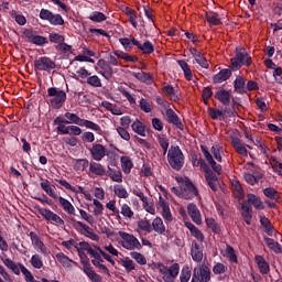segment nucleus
Returning a JSON list of instances; mask_svg holds the SVG:
<instances>
[{"instance_id":"nucleus-1","label":"nucleus","mask_w":282,"mask_h":282,"mask_svg":"<svg viewBox=\"0 0 282 282\" xmlns=\"http://www.w3.org/2000/svg\"><path fill=\"white\" fill-rule=\"evenodd\" d=\"M184 152L178 145H171L167 151V162L174 171H182L184 169Z\"/></svg>"},{"instance_id":"nucleus-2","label":"nucleus","mask_w":282,"mask_h":282,"mask_svg":"<svg viewBox=\"0 0 282 282\" xmlns=\"http://www.w3.org/2000/svg\"><path fill=\"white\" fill-rule=\"evenodd\" d=\"M47 96L48 98H51L50 104L53 109H61L67 100V93L56 87L48 88Z\"/></svg>"},{"instance_id":"nucleus-3","label":"nucleus","mask_w":282,"mask_h":282,"mask_svg":"<svg viewBox=\"0 0 282 282\" xmlns=\"http://www.w3.org/2000/svg\"><path fill=\"white\" fill-rule=\"evenodd\" d=\"M250 67L252 65V57L248 55L246 48H236V55L231 58V66L234 69H241V67Z\"/></svg>"},{"instance_id":"nucleus-4","label":"nucleus","mask_w":282,"mask_h":282,"mask_svg":"<svg viewBox=\"0 0 282 282\" xmlns=\"http://www.w3.org/2000/svg\"><path fill=\"white\" fill-rule=\"evenodd\" d=\"M70 223L73 228L77 230L79 235L88 237V239H91L93 241H98V239H100V237L96 232H94V229L87 224L80 220H76L75 218H70Z\"/></svg>"},{"instance_id":"nucleus-5","label":"nucleus","mask_w":282,"mask_h":282,"mask_svg":"<svg viewBox=\"0 0 282 282\" xmlns=\"http://www.w3.org/2000/svg\"><path fill=\"white\" fill-rule=\"evenodd\" d=\"M118 235L121 237V246L126 250H142V243H140V240L135 236L127 231H119Z\"/></svg>"},{"instance_id":"nucleus-6","label":"nucleus","mask_w":282,"mask_h":282,"mask_svg":"<svg viewBox=\"0 0 282 282\" xmlns=\"http://www.w3.org/2000/svg\"><path fill=\"white\" fill-rule=\"evenodd\" d=\"M23 35L29 43H32V45H37V47H43V45H47L50 43V40L47 37L43 35H37L36 31L32 29H25L23 31Z\"/></svg>"},{"instance_id":"nucleus-7","label":"nucleus","mask_w":282,"mask_h":282,"mask_svg":"<svg viewBox=\"0 0 282 282\" xmlns=\"http://www.w3.org/2000/svg\"><path fill=\"white\" fill-rule=\"evenodd\" d=\"M192 280L195 282H210V268L206 264L195 267L193 270Z\"/></svg>"},{"instance_id":"nucleus-8","label":"nucleus","mask_w":282,"mask_h":282,"mask_svg":"<svg viewBox=\"0 0 282 282\" xmlns=\"http://www.w3.org/2000/svg\"><path fill=\"white\" fill-rule=\"evenodd\" d=\"M181 186L183 189L182 199H194V197L199 196L197 187L195 186V184H193V181H191L189 178L185 180Z\"/></svg>"},{"instance_id":"nucleus-9","label":"nucleus","mask_w":282,"mask_h":282,"mask_svg":"<svg viewBox=\"0 0 282 282\" xmlns=\"http://www.w3.org/2000/svg\"><path fill=\"white\" fill-rule=\"evenodd\" d=\"M34 68L39 72H50L51 69H56V63L47 56L39 57L34 61Z\"/></svg>"},{"instance_id":"nucleus-10","label":"nucleus","mask_w":282,"mask_h":282,"mask_svg":"<svg viewBox=\"0 0 282 282\" xmlns=\"http://www.w3.org/2000/svg\"><path fill=\"white\" fill-rule=\"evenodd\" d=\"M37 213H39V215L44 217V219H46V221H53L54 224H56V226H65V220H63V218H61V216H58V214H55L54 212H52V209L40 207L37 209Z\"/></svg>"},{"instance_id":"nucleus-11","label":"nucleus","mask_w":282,"mask_h":282,"mask_svg":"<svg viewBox=\"0 0 282 282\" xmlns=\"http://www.w3.org/2000/svg\"><path fill=\"white\" fill-rule=\"evenodd\" d=\"M89 153L95 162H101V160L109 154V150L100 143H94L89 149Z\"/></svg>"},{"instance_id":"nucleus-12","label":"nucleus","mask_w":282,"mask_h":282,"mask_svg":"<svg viewBox=\"0 0 282 282\" xmlns=\"http://www.w3.org/2000/svg\"><path fill=\"white\" fill-rule=\"evenodd\" d=\"M191 257L196 263H202V261H204V245L202 242L195 240L192 241Z\"/></svg>"},{"instance_id":"nucleus-13","label":"nucleus","mask_w":282,"mask_h":282,"mask_svg":"<svg viewBox=\"0 0 282 282\" xmlns=\"http://www.w3.org/2000/svg\"><path fill=\"white\" fill-rule=\"evenodd\" d=\"M166 120L170 124H174L176 129H180V131H184V123H182V120H180V117L175 111L171 108H167L165 111Z\"/></svg>"},{"instance_id":"nucleus-14","label":"nucleus","mask_w":282,"mask_h":282,"mask_svg":"<svg viewBox=\"0 0 282 282\" xmlns=\"http://www.w3.org/2000/svg\"><path fill=\"white\" fill-rule=\"evenodd\" d=\"M132 44L142 52V54H153L155 52V46L151 41H145L143 44L140 43L135 37H132Z\"/></svg>"},{"instance_id":"nucleus-15","label":"nucleus","mask_w":282,"mask_h":282,"mask_svg":"<svg viewBox=\"0 0 282 282\" xmlns=\"http://www.w3.org/2000/svg\"><path fill=\"white\" fill-rule=\"evenodd\" d=\"M205 180H206L209 188H212V191L214 193H217V191L219 189V186L217 185L219 182V177H217V174H215V172H213V170L206 169Z\"/></svg>"},{"instance_id":"nucleus-16","label":"nucleus","mask_w":282,"mask_h":282,"mask_svg":"<svg viewBox=\"0 0 282 282\" xmlns=\"http://www.w3.org/2000/svg\"><path fill=\"white\" fill-rule=\"evenodd\" d=\"M247 206H253L256 210H265V206L263 205V200L261 197L254 194H248L247 199L243 202Z\"/></svg>"},{"instance_id":"nucleus-17","label":"nucleus","mask_w":282,"mask_h":282,"mask_svg":"<svg viewBox=\"0 0 282 282\" xmlns=\"http://www.w3.org/2000/svg\"><path fill=\"white\" fill-rule=\"evenodd\" d=\"M100 70H98V74L104 76L106 80H109L113 77V68L107 63L105 59H99L97 63Z\"/></svg>"},{"instance_id":"nucleus-18","label":"nucleus","mask_w":282,"mask_h":282,"mask_svg":"<svg viewBox=\"0 0 282 282\" xmlns=\"http://www.w3.org/2000/svg\"><path fill=\"white\" fill-rule=\"evenodd\" d=\"M187 213H188L192 221H194V224H197V226H199V224H202V213L199 212V208L197 207V205H195L193 203L188 204Z\"/></svg>"},{"instance_id":"nucleus-19","label":"nucleus","mask_w":282,"mask_h":282,"mask_svg":"<svg viewBox=\"0 0 282 282\" xmlns=\"http://www.w3.org/2000/svg\"><path fill=\"white\" fill-rule=\"evenodd\" d=\"M214 98H216V100H219V102L224 105V107H230V98H232V95H230L229 90L219 89L216 91Z\"/></svg>"},{"instance_id":"nucleus-20","label":"nucleus","mask_w":282,"mask_h":282,"mask_svg":"<svg viewBox=\"0 0 282 282\" xmlns=\"http://www.w3.org/2000/svg\"><path fill=\"white\" fill-rule=\"evenodd\" d=\"M230 76H232V70L230 68H224L213 76V83L214 85L226 83V80L230 79Z\"/></svg>"},{"instance_id":"nucleus-21","label":"nucleus","mask_w":282,"mask_h":282,"mask_svg":"<svg viewBox=\"0 0 282 282\" xmlns=\"http://www.w3.org/2000/svg\"><path fill=\"white\" fill-rule=\"evenodd\" d=\"M230 141L236 153H238L239 155H243L245 158H248V149H246V147L241 142V139H239L238 137H231Z\"/></svg>"},{"instance_id":"nucleus-22","label":"nucleus","mask_w":282,"mask_h":282,"mask_svg":"<svg viewBox=\"0 0 282 282\" xmlns=\"http://www.w3.org/2000/svg\"><path fill=\"white\" fill-rule=\"evenodd\" d=\"M180 274V264L173 263L167 269V275L163 276V281L165 282H175V279H177V275Z\"/></svg>"},{"instance_id":"nucleus-23","label":"nucleus","mask_w":282,"mask_h":282,"mask_svg":"<svg viewBox=\"0 0 282 282\" xmlns=\"http://www.w3.org/2000/svg\"><path fill=\"white\" fill-rule=\"evenodd\" d=\"M241 210V217L243 221L247 224V226H250L252 224V206L242 203Z\"/></svg>"},{"instance_id":"nucleus-24","label":"nucleus","mask_w":282,"mask_h":282,"mask_svg":"<svg viewBox=\"0 0 282 282\" xmlns=\"http://www.w3.org/2000/svg\"><path fill=\"white\" fill-rule=\"evenodd\" d=\"M89 172L93 173V175H97L98 177L107 175V170H105V166L97 162L89 163Z\"/></svg>"},{"instance_id":"nucleus-25","label":"nucleus","mask_w":282,"mask_h":282,"mask_svg":"<svg viewBox=\"0 0 282 282\" xmlns=\"http://www.w3.org/2000/svg\"><path fill=\"white\" fill-rule=\"evenodd\" d=\"M40 186L42 188V191H44V193H46V195H48V197H52V199H56L58 198V194H56V186L54 185H50V181H45V182H42L40 183Z\"/></svg>"},{"instance_id":"nucleus-26","label":"nucleus","mask_w":282,"mask_h":282,"mask_svg":"<svg viewBox=\"0 0 282 282\" xmlns=\"http://www.w3.org/2000/svg\"><path fill=\"white\" fill-rule=\"evenodd\" d=\"M29 237L31 238L32 245L35 246V248H39L42 254H45V252H47V248L45 247V243L41 241V238L39 237V235H36V232L31 231L29 234Z\"/></svg>"},{"instance_id":"nucleus-27","label":"nucleus","mask_w":282,"mask_h":282,"mask_svg":"<svg viewBox=\"0 0 282 282\" xmlns=\"http://www.w3.org/2000/svg\"><path fill=\"white\" fill-rule=\"evenodd\" d=\"M55 182H57V184H59L61 186L66 188V191H70L72 193H82V194L85 193V187L77 186V188H76V187L72 186V184H69V182H67L66 180L55 178Z\"/></svg>"},{"instance_id":"nucleus-28","label":"nucleus","mask_w":282,"mask_h":282,"mask_svg":"<svg viewBox=\"0 0 282 282\" xmlns=\"http://www.w3.org/2000/svg\"><path fill=\"white\" fill-rule=\"evenodd\" d=\"M254 259L261 274H270V264L265 261V258L263 256H256Z\"/></svg>"},{"instance_id":"nucleus-29","label":"nucleus","mask_w":282,"mask_h":282,"mask_svg":"<svg viewBox=\"0 0 282 282\" xmlns=\"http://www.w3.org/2000/svg\"><path fill=\"white\" fill-rule=\"evenodd\" d=\"M84 265V272L85 274L90 278L91 281L95 282H101L102 278L100 276V274L96 273V271H94V268H91V264L88 262Z\"/></svg>"},{"instance_id":"nucleus-30","label":"nucleus","mask_w":282,"mask_h":282,"mask_svg":"<svg viewBox=\"0 0 282 282\" xmlns=\"http://www.w3.org/2000/svg\"><path fill=\"white\" fill-rule=\"evenodd\" d=\"M56 199H58V203L62 206L63 210H65V213H67L68 215H76V208H74V205H72L69 200H67L63 196H59Z\"/></svg>"},{"instance_id":"nucleus-31","label":"nucleus","mask_w":282,"mask_h":282,"mask_svg":"<svg viewBox=\"0 0 282 282\" xmlns=\"http://www.w3.org/2000/svg\"><path fill=\"white\" fill-rule=\"evenodd\" d=\"M132 76L137 78V80H140V83H144L145 85H153V76H151V73L139 72L133 73Z\"/></svg>"},{"instance_id":"nucleus-32","label":"nucleus","mask_w":282,"mask_h":282,"mask_svg":"<svg viewBox=\"0 0 282 282\" xmlns=\"http://www.w3.org/2000/svg\"><path fill=\"white\" fill-rule=\"evenodd\" d=\"M132 131H134V133H138V135H141V138H147V126H144V123H142L140 120H135L132 124H131Z\"/></svg>"},{"instance_id":"nucleus-33","label":"nucleus","mask_w":282,"mask_h":282,"mask_svg":"<svg viewBox=\"0 0 282 282\" xmlns=\"http://www.w3.org/2000/svg\"><path fill=\"white\" fill-rule=\"evenodd\" d=\"M55 50L56 52H58L59 54H63L64 56H69L70 54H74V47L65 43V41L59 45H55Z\"/></svg>"},{"instance_id":"nucleus-34","label":"nucleus","mask_w":282,"mask_h":282,"mask_svg":"<svg viewBox=\"0 0 282 282\" xmlns=\"http://www.w3.org/2000/svg\"><path fill=\"white\" fill-rule=\"evenodd\" d=\"M205 19L209 25H221V18L217 12H207Z\"/></svg>"},{"instance_id":"nucleus-35","label":"nucleus","mask_w":282,"mask_h":282,"mask_svg":"<svg viewBox=\"0 0 282 282\" xmlns=\"http://www.w3.org/2000/svg\"><path fill=\"white\" fill-rule=\"evenodd\" d=\"M162 91L165 96H170V99L172 102H177L180 100V96H177V93L175 91V88L171 85H165L162 88Z\"/></svg>"},{"instance_id":"nucleus-36","label":"nucleus","mask_w":282,"mask_h":282,"mask_svg":"<svg viewBox=\"0 0 282 282\" xmlns=\"http://www.w3.org/2000/svg\"><path fill=\"white\" fill-rule=\"evenodd\" d=\"M152 228L154 232H158V235H164V232H166V227L164 226V221L160 217H156L152 221Z\"/></svg>"},{"instance_id":"nucleus-37","label":"nucleus","mask_w":282,"mask_h":282,"mask_svg":"<svg viewBox=\"0 0 282 282\" xmlns=\"http://www.w3.org/2000/svg\"><path fill=\"white\" fill-rule=\"evenodd\" d=\"M260 224L262 227H264V230L269 237H272L274 235V226H272V221L268 219L265 216H260Z\"/></svg>"},{"instance_id":"nucleus-38","label":"nucleus","mask_w":282,"mask_h":282,"mask_svg":"<svg viewBox=\"0 0 282 282\" xmlns=\"http://www.w3.org/2000/svg\"><path fill=\"white\" fill-rule=\"evenodd\" d=\"M64 118H66L67 124H77V127H80V124L83 123V119L74 112H65Z\"/></svg>"},{"instance_id":"nucleus-39","label":"nucleus","mask_w":282,"mask_h":282,"mask_svg":"<svg viewBox=\"0 0 282 282\" xmlns=\"http://www.w3.org/2000/svg\"><path fill=\"white\" fill-rule=\"evenodd\" d=\"M234 89L237 94H246V79L238 76L234 82Z\"/></svg>"},{"instance_id":"nucleus-40","label":"nucleus","mask_w":282,"mask_h":282,"mask_svg":"<svg viewBox=\"0 0 282 282\" xmlns=\"http://www.w3.org/2000/svg\"><path fill=\"white\" fill-rule=\"evenodd\" d=\"M121 162V169L126 175H129L131 173V169H133V162L129 156H121L120 158Z\"/></svg>"},{"instance_id":"nucleus-41","label":"nucleus","mask_w":282,"mask_h":282,"mask_svg":"<svg viewBox=\"0 0 282 282\" xmlns=\"http://www.w3.org/2000/svg\"><path fill=\"white\" fill-rule=\"evenodd\" d=\"M180 65L181 69L183 70V74L186 78V80H193V70H191V66H188V63L186 61L181 59L177 62Z\"/></svg>"},{"instance_id":"nucleus-42","label":"nucleus","mask_w":282,"mask_h":282,"mask_svg":"<svg viewBox=\"0 0 282 282\" xmlns=\"http://www.w3.org/2000/svg\"><path fill=\"white\" fill-rule=\"evenodd\" d=\"M124 12L126 17H129V23L132 25V28H138V12L129 7L126 8Z\"/></svg>"},{"instance_id":"nucleus-43","label":"nucleus","mask_w":282,"mask_h":282,"mask_svg":"<svg viewBox=\"0 0 282 282\" xmlns=\"http://www.w3.org/2000/svg\"><path fill=\"white\" fill-rule=\"evenodd\" d=\"M80 127H86V129H91V131H96V133H98L99 135L102 133V128H100L98 123L91 120L83 119Z\"/></svg>"},{"instance_id":"nucleus-44","label":"nucleus","mask_w":282,"mask_h":282,"mask_svg":"<svg viewBox=\"0 0 282 282\" xmlns=\"http://www.w3.org/2000/svg\"><path fill=\"white\" fill-rule=\"evenodd\" d=\"M3 263L9 270H11V272H13V274H17L18 276L21 274V267L13 262L12 259L6 258L3 259Z\"/></svg>"},{"instance_id":"nucleus-45","label":"nucleus","mask_w":282,"mask_h":282,"mask_svg":"<svg viewBox=\"0 0 282 282\" xmlns=\"http://www.w3.org/2000/svg\"><path fill=\"white\" fill-rule=\"evenodd\" d=\"M264 243L270 248V250H273L276 254H280L282 247L281 243L274 241L272 238L264 237Z\"/></svg>"},{"instance_id":"nucleus-46","label":"nucleus","mask_w":282,"mask_h":282,"mask_svg":"<svg viewBox=\"0 0 282 282\" xmlns=\"http://www.w3.org/2000/svg\"><path fill=\"white\" fill-rule=\"evenodd\" d=\"M106 175H108L112 182H122V172H120V170L111 169L108 166Z\"/></svg>"},{"instance_id":"nucleus-47","label":"nucleus","mask_w":282,"mask_h":282,"mask_svg":"<svg viewBox=\"0 0 282 282\" xmlns=\"http://www.w3.org/2000/svg\"><path fill=\"white\" fill-rule=\"evenodd\" d=\"M243 178L247 182V184H250V186H254V184H259V180H262L263 175H261V174L254 175L252 173H245Z\"/></svg>"},{"instance_id":"nucleus-48","label":"nucleus","mask_w":282,"mask_h":282,"mask_svg":"<svg viewBox=\"0 0 282 282\" xmlns=\"http://www.w3.org/2000/svg\"><path fill=\"white\" fill-rule=\"evenodd\" d=\"M88 19L93 21V23H102V21H107V15L100 11H94Z\"/></svg>"},{"instance_id":"nucleus-49","label":"nucleus","mask_w":282,"mask_h":282,"mask_svg":"<svg viewBox=\"0 0 282 282\" xmlns=\"http://www.w3.org/2000/svg\"><path fill=\"white\" fill-rule=\"evenodd\" d=\"M48 41L54 45H61L65 41V35L56 32H51L48 34Z\"/></svg>"},{"instance_id":"nucleus-50","label":"nucleus","mask_w":282,"mask_h":282,"mask_svg":"<svg viewBox=\"0 0 282 282\" xmlns=\"http://www.w3.org/2000/svg\"><path fill=\"white\" fill-rule=\"evenodd\" d=\"M225 252L230 263H239V259L237 258V252L235 251V248H232V246L227 245Z\"/></svg>"},{"instance_id":"nucleus-51","label":"nucleus","mask_w":282,"mask_h":282,"mask_svg":"<svg viewBox=\"0 0 282 282\" xmlns=\"http://www.w3.org/2000/svg\"><path fill=\"white\" fill-rule=\"evenodd\" d=\"M212 153L217 162H224L221 155H224V147L215 144L212 147Z\"/></svg>"},{"instance_id":"nucleus-52","label":"nucleus","mask_w":282,"mask_h":282,"mask_svg":"<svg viewBox=\"0 0 282 282\" xmlns=\"http://www.w3.org/2000/svg\"><path fill=\"white\" fill-rule=\"evenodd\" d=\"M113 193L119 199H127V197H129V192H127V188L122 185H115Z\"/></svg>"},{"instance_id":"nucleus-53","label":"nucleus","mask_w":282,"mask_h":282,"mask_svg":"<svg viewBox=\"0 0 282 282\" xmlns=\"http://www.w3.org/2000/svg\"><path fill=\"white\" fill-rule=\"evenodd\" d=\"M30 263L35 270H41L43 268V258L39 253H35L31 257Z\"/></svg>"},{"instance_id":"nucleus-54","label":"nucleus","mask_w":282,"mask_h":282,"mask_svg":"<svg viewBox=\"0 0 282 282\" xmlns=\"http://www.w3.org/2000/svg\"><path fill=\"white\" fill-rule=\"evenodd\" d=\"M263 195L273 202H279V192L273 187H267L263 189Z\"/></svg>"},{"instance_id":"nucleus-55","label":"nucleus","mask_w":282,"mask_h":282,"mask_svg":"<svg viewBox=\"0 0 282 282\" xmlns=\"http://www.w3.org/2000/svg\"><path fill=\"white\" fill-rule=\"evenodd\" d=\"M206 226L207 228H210L215 235H219V232H221V228L215 218H206Z\"/></svg>"},{"instance_id":"nucleus-56","label":"nucleus","mask_w":282,"mask_h":282,"mask_svg":"<svg viewBox=\"0 0 282 282\" xmlns=\"http://www.w3.org/2000/svg\"><path fill=\"white\" fill-rule=\"evenodd\" d=\"M86 83L90 87H96V88L102 87V80L97 75H93V76L89 75V77H87Z\"/></svg>"},{"instance_id":"nucleus-57","label":"nucleus","mask_w":282,"mask_h":282,"mask_svg":"<svg viewBox=\"0 0 282 282\" xmlns=\"http://www.w3.org/2000/svg\"><path fill=\"white\" fill-rule=\"evenodd\" d=\"M130 257L134 259L139 263V265H147V258L144 254L138 252V251H132L130 252Z\"/></svg>"},{"instance_id":"nucleus-58","label":"nucleus","mask_w":282,"mask_h":282,"mask_svg":"<svg viewBox=\"0 0 282 282\" xmlns=\"http://www.w3.org/2000/svg\"><path fill=\"white\" fill-rule=\"evenodd\" d=\"M51 25H65V20L63 19V15L58 13H53L51 17V20L48 21Z\"/></svg>"},{"instance_id":"nucleus-59","label":"nucleus","mask_w":282,"mask_h":282,"mask_svg":"<svg viewBox=\"0 0 282 282\" xmlns=\"http://www.w3.org/2000/svg\"><path fill=\"white\" fill-rule=\"evenodd\" d=\"M158 142L161 149L163 150V155H166V153L169 152V144H170L169 139H166V137L164 135H159Z\"/></svg>"},{"instance_id":"nucleus-60","label":"nucleus","mask_w":282,"mask_h":282,"mask_svg":"<svg viewBox=\"0 0 282 282\" xmlns=\"http://www.w3.org/2000/svg\"><path fill=\"white\" fill-rule=\"evenodd\" d=\"M119 43L124 47L126 52H131L133 47V37H120Z\"/></svg>"},{"instance_id":"nucleus-61","label":"nucleus","mask_w":282,"mask_h":282,"mask_svg":"<svg viewBox=\"0 0 282 282\" xmlns=\"http://www.w3.org/2000/svg\"><path fill=\"white\" fill-rule=\"evenodd\" d=\"M119 91L124 98H127L130 105H135V97H133L132 94L127 90V88L119 87Z\"/></svg>"},{"instance_id":"nucleus-62","label":"nucleus","mask_w":282,"mask_h":282,"mask_svg":"<svg viewBox=\"0 0 282 282\" xmlns=\"http://www.w3.org/2000/svg\"><path fill=\"white\" fill-rule=\"evenodd\" d=\"M181 282H188L191 281V269L188 267H184L180 274Z\"/></svg>"},{"instance_id":"nucleus-63","label":"nucleus","mask_w":282,"mask_h":282,"mask_svg":"<svg viewBox=\"0 0 282 282\" xmlns=\"http://www.w3.org/2000/svg\"><path fill=\"white\" fill-rule=\"evenodd\" d=\"M89 160L87 159H79L77 160L76 164H75V169L77 171H85L88 166H89Z\"/></svg>"},{"instance_id":"nucleus-64","label":"nucleus","mask_w":282,"mask_h":282,"mask_svg":"<svg viewBox=\"0 0 282 282\" xmlns=\"http://www.w3.org/2000/svg\"><path fill=\"white\" fill-rule=\"evenodd\" d=\"M121 215H123V217H126V219H131V217H133V209L130 208L129 205L123 204L121 206Z\"/></svg>"}]
</instances>
